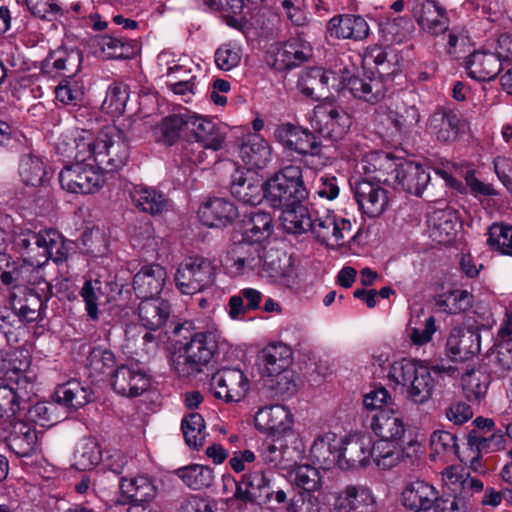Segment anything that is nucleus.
<instances>
[{"mask_svg":"<svg viewBox=\"0 0 512 512\" xmlns=\"http://www.w3.org/2000/svg\"><path fill=\"white\" fill-rule=\"evenodd\" d=\"M431 235L439 243L452 241L457 233V216L452 210L440 211L435 214Z\"/></svg>","mask_w":512,"mask_h":512,"instance_id":"obj_61","label":"nucleus"},{"mask_svg":"<svg viewBox=\"0 0 512 512\" xmlns=\"http://www.w3.org/2000/svg\"><path fill=\"white\" fill-rule=\"evenodd\" d=\"M370 419V428L379 437L375 441V451L383 470L395 467L402 458L412 459L417 456L420 444L416 439L404 440L406 425L401 412L395 409L380 410L367 416Z\"/></svg>","mask_w":512,"mask_h":512,"instance_id":"obj_1","label":"nucleus"},{"mask_svg":"<svg viewBox=\"0 0 512 512\" xmlns=\"http://www.w3.org/2000/svg\"><path fill=\"white\" fill-rule=\"evenodd\" d=\"M66 141V161L93 162L94 140L93 133L86 127H73Z\"/></svg>","mask_w":512,"mask_h":512,"instance_id":"obj_46","label":"nucleus"},{"mask_svg":"<svg viewBox=\"0 0 512 512\" xmlns=\"http://www.w3.org/2000/svg\"><path fill=\"white\" fill-rule=\"evenodd\" d=\"M308 197L300 166H284L266 179V201L274 209L305 202Z\"/></svg>","mask_w":512,"mask_h":512,"instance_id":"obj_5","label":"nucleus"},{"mask_svg":"<svg viewBox=\"0 0 512 512\" xmlns=\"http://www.w3.org/2000/svg\"><path fill=\"white\" fill-rule=\"evenodd\" d=\"M167 272L160 264L144 265L133 277V290L137 298H157L164 287Z\"/></svg>","mask_w":512,"mask_h":512,"instance_id":"obj_32","label":"nucleus"},{"mask_svg":"<svg viewBox=\"0 0 512 512\" xmlns=\"http://www.w3.org/2000/svg\"><path fill=\"white\" fill-rule=\"evenodd\" d=\"M293 439L289 437H271V442H267L262 448V458L265 463L277 467L282 461L290 457L289 442Z\"/></svg>","mask_w":512,"mask_h":512,"instance_id":"obj_64","label":"nucleus"},{"mask_svg":"<svg viewBox=\"0 0 512 512\" xmlns=\"http://www.w3.org/2000/svg\"><path fill=\"white\" fill-rule=\"evenodd\" d=\"M366 64H373L372 70L377 79L385 82L389 89L393 82V75L398 71V57L391 47L375 46L371 48L364 57Z\"/></svg>","mask_w":512,"mask_h":512,"instance_id":"obj_42","label":"nucleus"},{"mask_svg":"<svg viewBox=\"0 0 512 512\" xmlns=\"http://www.w3.org/2000/svg\"><path fill=\"white\" fill-rule=\"evenodd\" d=\"M191 117L182 114H172L164 117L157 127V140L167 146L174 145L180 138L184 128H190Z\"/></svg>","mask_w":512,"mask_h":512,"instance_id":"obj_52","label":"nucleus"},{"mask_svg":"<svg viewBox=\"0 0 512 512\" xmlns=\"http://www.w3.org/2000/svg\"><path fill=\"white\" fill-rule=\"evenodd\" d=\"M37 272L33 273L29 284H34L37 278ZM28 283H17L11 288L10 304L13 311L19 318L26 322L38 320L43 310V300L41 296L27 285Z\"/></svg>","mask_w":512,"mask_h":512,"instance_id":"obj_23","label":"nucleus"},{"mask_svg":"<svg viewBox=\"0 0 512 512\" xmlns=\"http://www.w3.org/2000/svg\"><path fill=\"white\" fill-rule=\"evenodd\" d=\"M10 267V257L0 253V279L3 284L12 286L17 283H30L35 272L33 265L23 264L19 267Z\"/></svg>","mask_w":512,"mask_h":512,"instance_id":"obj_59","label":"nucleus"},{"mask_svg":"<svg viewBox=\"0 0 512 512\" xmlns=\"http://www.w3.org/2000/svg\"><path fill=\"white\" fill-rule=\"evenodd\" d=\"M94 153L93 163L97 168L103 173H112L127 163L129 146L121 140L119 133H101L96 140Z\"/></svg>","mask_w":512,"mask_h":512,"instance_id":"obj_12","label":"nucleus"},{"mask_svg":"<svg viewBox=\"0 0 512 512\" xmlns=\"http://www.w3.org/2000/svg\"><path fill=\"white\" fill-rule=\"evenodd\" d=\"M216 279V266L205 257H189L179 264L175 273L177 289L185 295H193L210 288Z\"/></svg>","mask_w":512,"mask_h":512,"instance_id":"obj_7","label":"nucleus"},{"mask_svg":"<svg viewBox=\"0 0 512 512\" xmlns=\"http://www.w3.org/2000/svg\"><path fill=\"white\" fill-rule=\"evenodd\" d=\"M66 113L75 122L83 125L92 120L86 97V87L83 80L75 74L66 75Z\"/></svg>","mask_w":512,"mask_h":512,"instance_id":"obj_34","label":"nucleus"},{"mask_svg":"<svg viewBox=\"0 0 512 512\" xmlns=\"http://www.w3.org/2000/svg\"><path fill=\"white\" fill-rule=\"evenodd\" d=\"M341 462L340 469L348 470L359 467H366L370 459L378 468L383 469L375 451V441L369 435H350L340 441Z\"/></svg>","mask_w":512,"mask_h":512,"instance_id":"obj_13","label":"nucleus"},{"mask_svg":"<svg viewBox=\"0 0 512 512\" xmlns=\"http://www.w3.org/2000/svg\"><path fill=\"white\" fill-rule=\"evenodd\" d=\"M331 80L336 81L333 71L319 66L308 67L299 74L296 87L303 96L319 100L329 91Z\"/></svg>","mask_w":512,"mask_h":512,"instance_id":"obj_33","label":"nucleus"},{"mask_svg":"<svg viewBox=\"0 0 512 512\" xmlns=\"http://www.w3.org/2000/svg\"><path fill=\"white\" fill-rule=\"evenodd\" d=\"M294 485L300 489L298 493L316 492L321 489L320 472L309 464L297 465L291 472Z\"/></svg>","mask_w":512,"mask_h":512,"instance_id":"obj_60","label":"nucleus"},{"mask_svg":"<svg viewBox=\"0 0 512 512\" xmlns=\"http://www.w3.org/2000/svg\"><path fill=\"white\" fill-rule=\"evenodd\" d=\"M140 324L147 330L156 331L167 324L172 309L171 304L162 298L142 299L137 308Z\"/></svg>","mask_w":512,"mask_h":512,"instance_id":"obj_44","label":"nucleus"},{"mask_svg":"<svg viewBox=\"0 0 512 512\" xmlns=\"http://www.w3.org/2000/svg\"><path fill=\"white\" fill-rule=\"evenodd\" d=\"M168 338L175 342L178 356L174 368L180 376H190L202 371L217 352L216 334L197 329L193 322L177 323L171 332L165 331Z\"/></svg>","mask_w":512,"mask_h":512,"instance_id":"obj_2","label":"nucleus"},{"mask_svg":"<svg viewBox=\"0 0 512 512\" xmlns=\"http://www.w3.org/2000/svg\"><path fill=\"white\" fill-rule=\"evenodd\" d=\"M402 504L414 512H427L439 498L438 490L424 480H415L406 484L402 491Z\"/></svg>","mask_w":512,"mask_h":512,"instance_id":"obj_35","label":"nucleus"},{"mask_svg":"<svg viewBox=\"0 0 512 512\" xmlns=\"http://www.w3.org/2000/svg\"><path fill=\"white\" fill-rule=\"evenodd\" d=\"M472 424L476 429L468 433V445L478 452H497L505 449L506 438L504 431L497 428L491 418L476 417Z\"/></svg>","mask_w":512,"mask_h":512,"instance_id":"obj_22","label":"nucleus"},{"mask_svg":"<svg viewBox=\"0 0 512 512\" xmlns=\"http://www.w3.org/2000/svg\"><path fill=\"white\" fill-rule=\"evenodd\" d=\"M14 243L21 251L42 249L44 257L52 259L55 263L63 262L64 239L53 229L43 233L23 231L15 237Z\"/></svg>","mask_w":512,"mask_h":512,"instance_id":"obj_16","label":"nucleus"},{"mask_svg":"<svg viewBox=\"0 0 512 512\" xmlns=\"http://www.w3.org/2000/svg\"><path fill=\"white\" fill-rule=\"evenodd\" d=\"M181 430L186 444L194 449L203 446L206 436V425L201 414L191 412L181 421Z\"/></svg>","mask_w":512,"mask_h":512,"instance_id":"obj_58","label":"nucleus"},{"mask_svg":"<svg viewBox=\"0 0 512 512\" xmlns=\"http://www.w3.org/2000/svg\"><path fill=\"white\" fill-rule=\"evenodd\" d=\"M481 350V334L477 329L455 327L446 342V355L453 362H464Z\"/></svg>","mask_w":512,"mask_h":512,"instance_id":"obj_28","label":"nucleus"},{"mask_svg":"<svg viewBox=\"0 0 512 512\" xmlns=\"http://www.w3.org/2000/svg\"><path fill=\"white\" fill-rule=\"evenodd\" d=\"M390 381L401 386V392L410 401L422 404L430 399L434 380L427 366L407 358L395 361L388 372Z\"/></svg>","mask_w":512,"mask_h":512,"instance_id":"obj_6","label":"nucleus"},{"mask_svg":"<svg viewBox=\"0 0 512 512\" xmlns=\"http://www.w3.org/2000/svg\"><path fill=\"white\" fill-rule=\"evenodd\" d=\"M261 245L242 241L234 243L227 252L226 264L233 276L255 273L258 275L261 253Z\"/></svg>","mask_w":512,"mask_h":512,"instance_id":"obj_24","label":"nucleus"},{"mask_svg":"<svg viewBox=\"0 0 512 512\" xmlns=\"http://www.w3.org/2000/svg\"><path fill=\"white\" fill-rule=\"evenodd\" d=\"M240 157L249 166L248 169H263L271 160L272 149L269 143L259 134H248L243 137L239 147Z\"/></svg>","mask_w":512,"mask_h":512,"instance_id":"obj_43","label":"nucleus"},{"mask_svg":"<svg viewBox=\"0 0 512 512\" xmlns=\"http://www.w3.org/2000/svg\"><path fill=\"white\" fill-rule=\"evenodd\" d=\"M197 214L202 225L219 229L232 225L239 217L235 203L222 197H213L203 202Z\"/></svg>","mask_w":512,"mask_h":512,"instance_id":"obj_26","label":"nucleus"},{"mask_svg":"<svg viewBox=\"0 0 512 512\" xmlns=\"http://www.w3.org/2000/svg\"><path fill=\"white\" fill-rule=\"evenodd\" d=\"M243 484L251 491L253 504L263 505L273 499L274 490L271 481L263 471H253L243 474Z\"/></svg>","mask_w":512,"mask_h":512,"instance_id":"obj_56","label":"nucleus"},{"mask_svg":"<svg viewBox=\"0 0 512 512\" xmlns=\"http://www.w3.org/2000/svg\"><path fill=\"white\" fill-rule=\"evenodd\" d=\"M66 191L91 194L101 187L103 172L93 162L66 161Z\"/></svg>","mask_w":512,"mask_h":512,"instance_id":"obj_18","label":"nucleus"},{"mask_svg":"<svg viewBox=\"0 0 512 512\" xmlns=\"http://www.w3.org/2000/svg\"><path fill=\"white\" fill-rule=\"evenodd\" d=\"M175 474L186 486L194 490L208 488L212 485L214 480L213 469L200 464H190L185 467H180L175 471Z\"/></svg>","mask_w":512,"mask_h":512,"instance_id":"obj_55","label":"nucleus"},{"mask_svg":"<svg viewBox=\"0 0 512 512\" xmlns=\"http://www.w3.org/2000/svg\"><path fill=\"white\" fill-rule=\"evenodd\" d=\"M273 135L285 152L303 156L309 169L322 170L330 163V158L322 153V142L307 128L285 122L276 126Z\"/></svg>","mask_w":512,"mask_h":512,"instance_id":"obj_3","label":"nucleus"},{"mask_svg":"<svg viewBox=\"0 0 512 512\" xmlns=\"http://www.w3.org/2000/svg\"><path fill=\"white\" fill-rule=\"evenodd\" d=\"M131 198L135 207L151 215L162 213L168 205L166 195L151 187L136 186L131 192Z\"/></svg>","mask_w":512,"mask_h":512,"instance_id":"obj_49","label":"nucleus"},{"mask_svg":"<svg viewBox=\"0 0 512 512\" xmlns=\"http://www.w3.org/2000/svg\"><path fill=\"white\" fill-rule=\"evenodd\" d=\"M388 118L399 134L407 136L418 125L421 115L415 104L403 101L395 110L389 111Z\"/></svg>","mask_w":512,"mask_h":512,"instance_id":"obj_51","label":"nucleus"},{"mask_svg":"<svg viewBox=\"0 0 512 512\" xmlns=\"http://www.w3.org/2000/svg\"><path fill=\"white\" fill-rule=\"evenodd\" d=\"M310 456L313 463L318 464L323 470H330L336 466L340 468V441L333 433L319 436L310 448Z\"/></svg>","mask_w":512,"mask_h":512,"instance_id":"obj_45","label":"nucleus"},{"mask_svg":"<svg viewBox=\"0 0 512 512\" xmlns=\"http://www.w3.org/2000/svg\"><path fill=\"white\" fill-rule=\"evenodd\" d=\"M78 349L79 354H86V368L89 371V376L95 378L97 381L104 380L114 373L118 366L114 353L102 346H95L91 348L85 342H79L76 340L71 341V350Z\"/></svg>","mask_w":512,"mask_h":512,"instance_id":"obj_27","label":"nucleus"},{"mask_svg":"<svg viewBox=\"0 0 512 512\" xmlns=\"http://www.w3.org/2000/svg\"><path fill=\"white\" fill-rule=\"evenodd\" d=\"M351 125V116L341 106L325 103L315 108L312 127L321 138L331 143L343 140Z\"/></svg>","mask_w":512,"mask_h":512,"instance_id":"obj_8","label":"nucleus"},{"mask_svg":"<svg viewBox=\"0 0 512 512\" xmlns=\"http://www.w3.org/2000/svg\"><path fill=\"white\" fill-rule=\"evenodd\" d=\"M19 176L26 185L37 187L43 184L48 172L41 157L25 154L20 159Z\"/></svg>","mask_w":512,"mask_h":512,"instance_id":"obj_54","label":"nucleus"},{"mask_svg":"<svg viewBox=\"0 0 512 512\" xmlns=\"http://www.w3.org/2000/svg\"><path fill=\"white\" fill-rule=\"evenodd\" d=\"M210 391L226 403L240 402L250 389V381L238 367H222L212 374Z\"/></svg>","mask_w":512,"mask_h":512,"instance_id":"obj_11","label":"nucleus"},{"mask_svg":"<svg viewBox=\"0 0 512 512\" xmlns=\"http://www.w3.org/2000/svg\"><path fill=\"white\" fill-rule=\"evenodd\" d=\"M313 55L311 44L301 37H292L281 43L273 55L271 67L278 72L291 71L307 62Z\"/></svg>","mask_w":512,"mask_h":512,"instance_id":"obj_21","label":"nucleus"},{"mask_svg":"<svg viewBox=\"0 0 512 512\" xmlns=\"http://www.w3.org/2000/svg\"><path fill=\"white\" fill-rule=\"evenodd\" d=\"M327 31L337 39L363 40L369 34V26L361 15L343 14L329 20Z\"/></svg>","mask_w":512,"mask_h":512,"instance_id":"obj_40","label":"nucleus"},{"mask_svg":"<svg viewBox=\"0 0 512 512\" xmlns=\"http://www.w3.org/2000/svg\"><path fill=\"white\" fill-rule=\"evenodd\" d=\"M396 184L405 192L421 197L430 183L431 177L425 166L410 160L402 161L396 174Z\"/></svg>","mask_w":512,"mask_h":512,"instance_id":"obj_41","label":"nucleus"},{"mask_svg":"<svg viewBox=\"0 0 512 512\" xmlns=\"http://www.w3.org/2000/svg\"><path fill=\"white\" fill-rule=\"evenodd\" d=\"M101 460L102 451L99 444L93 439H83L75 447L72 467L86 471L100 464Z\"/></svg>","mask_w":512,"mask_h":512,"instance_id":"obj_53","label":"nucleus"},{"mask_svg":"<svg viewBox=\"0 0 512 512\" xmlns=\"http://www.w3.org/2000/svg\"><path fill=\"white\" fill-rule=\"evenodd\" d=\"M354 198L368 218L379 217L387 205V191L371 179L361 178L351 185Z\"/></svg>","mask_w":512,"mask_h":512,"instance_id":"obj_25","label":"nucleus"},{"mask_svg":"<svg viewBox=\"0 0 512 512\" xmlns=\"http://www.w3.org/2000/svg\"><path fill=\"white\" fill-rule=\"evenodd\" d=\"M229 190L244 205L256 206L266 200V180L251 169L237 168L231 175Z\"/></svg>","mask_w":512,"mask_h":512,"instance_id":"obj_15","label":"nucleus"},{"mask_svg":"<svg viewBox=\"0 0 512 512\" xmlns=\"http://www.w3.org/2000/svg\"><path fill=\"white\" fill-rule=\"evenodd\" d=\"M487 244L502 255L512 256V225L493 223L488 229Z\"/></svg>","mask_w":512,"mask_h":512,"instance_id":"obj_62","label":"nucleus"},{"mask_svg":"<svg viewBox=\"0 0 512 512\" xmlns=\"http://www.w3.org/2000/svg\"><path fill=\"white\" fill-rule=\"evenodd\" d=\"M406 159L397 158L388 153L375 154L371 156V161L368 162L369 166H365V172L374 173L375 175L371 180H376L377 183L390 185L396 184V174L400 171L402 161Z\"/></svg>","mask_w":512,"mask_h":512,"instance_id":"obj_48","label":"nucleus"},{"mask_svg":"<svg viewBox=\"0 0 512 512\" xmlns=\"http://www.w3.org/2000/svg\"><path fill=\"white\" fill-rule=\"evenodd\" d=\"M339 86V90L347 91L355 99L372 105L382 101L389 91L385 82L375 77L372 69H365L362 73H352L345 69L340 77Z\"/></svg>","mask_w":512,"mask_h":512,"instance_id":"obj_9","label":"nucleus"},{"mask_svg":"<svg viewBox=\"0 0 512 512\" xmlns=\"http://www.w3.org/2000/svg\"><path fill=\"white\" fill-rule=\"evenodd\" d=\"M256 428L268 434L269 437H289L297 440L292 429V416L290 411L281 404L265 406L255 415Z\"/></svg>","mask_w":512,"mask_h":512,"instance_id":"obj_17","label":"nucleus"},{"mask_svg":"<svg viewBox=\"0 0 512 512\" xmlns=\"http://www.w3.org/2000/svg\"><path fill=\"white\" fill-rule=\"evenodd\" d=\"M413 17L428 33L438 35L444 33L449 27V17L446 8L436 0H407Z\"/></svg>","mask_w":512,"mask_h":512,"instance_id":"obj_20","label":"nucleus"},{"mask_svg":"<svg viewBox=\"0 0 512 512\" xmlns=\"http://www.w3.org/2000/svg\"><path fill=\"white\" fill-rule=\"evenodd\" d=\"M292 363V351L283 344H269L257 355V366L262 378H271L289 369Z\"/></svg>","mask_w":512,"mask_h":512,"instance_id":"obj_31","label":"nucleus"},{"mask_svg":"<svg viewBox=\"0 0 512 512\" xmlns=\"http://www.w3.org/2000/svg\"><path fill=\"white\" fill-rule=\"evenodd\" d=\"M121 503L128 505L148 506L153 505L157 495V487L152 478L147 475L134 477L121 476L118 482Z\"/></svg>","mask_w":512,"mask_h":512,"instance_id":"obj_29","label":"nucleus"},{"mask_svg":"<svg viewBox=\"0 0 512 512\" xmlns=\"http://www.w3.org/2000/svg\"><path fill=\"white\" fill-rule=\"evenodd\" d=\"M195 141L204 149L218 151L222 149L226 139V127L213 119L192 116L190 126Z\"/></svg>","mask_w":512,"mask_h":512,"instance_id":"obj_37","label":"nucleus"},{"mask_svg":"<svg viewBox=\"0 0 512 512\" xmlns=\"http://www.w3.org/2000/svg\"><path fill=\"white\" fill-rule=\"evenodd\" d=\"M38 434L35 427L27 422L13 424L8 438V447L19 457H29L36 450Z\"/></svg>","mask_w":512,"mask_h":512,"instance_id":"obj_47","label":"nucleus"},{"mask_svg":"<svg viewBox=\"0 0 512 512\" xmlns=\"http://www.w3.org/2000/svg\"><path fill=\"white\" fill-rule=\"evenodd\" d=\"M258 275L286 287H291L297 282V272L292 256L279 248L262 247Z\"/></svg>","mask_w":512,"mask_h":512,"instance_id":"obj_10","label":"nucleus"},{"mask_svg":"<svg viewBox=\"0 0 512 512\" xmlns=\"http://www.w3.org/2000/svg\"><path fill=\"white\" fill-rule=\"evenodd\" d=\"M468 76L477 81H492L503 69L497 54L486 50H476L465 61Z\"/></svg>","mask_w":512,"mask_h":512,"instance_id":"obj_38","label":"nucleus"},{"mask_svg":"<svg viewBox=\"0 0 512 512\" xmlns=\"http://www.w3.org/2000/svg\"><path fill=\"white\" fill-rule=\"evenodd\" d=\"M334 512H377L378 504L371 489L348 485L335 497Z\"/></svg>","mask_w":512,"mask_h":512,"instance_id":"obj_30","label":"nucleus"},{"mask_svg":"<svg viewBox=\"0 0 512 512\" xmlns=\"http://www.w3.org/2000/svg\"><path fill=\"white\" fill-rule=\"evenodd\" d=\"M128 100L129 86L115 81L108 86L101 108L111 117H119L125 113Z\"/></svg>","mask_w":512,"mask_h":512,"instance_id":"obj_57","label":"nucleus"},{"mask_svg":"<svg viewBox=\"0 0 512 512\" xmlns=\"http://www.w3.org/2000/svg\"><path fill=\"white\" fill-rule=\"evenodd\" d=\"M115 393L127 398H136L151 386V377L138 362L120 364L110 380Z\"/></svg>","mask_w":512,"mask_h":512,"instance_id":"obj_14","label":"nucleus"},{"mask_svg":"<svg viewBox=\"0 0 512 512\" xmlns=\"http://www.w3.org/2000/svg\"><path fill=\"white\" fill-rule=\"evenodd\" d=\"M280 222L283 230L291 235H303L311 229L315 209L309 206L308 200L280 208Z\"/></svg>","mask_w":512,"mask_h":512,"instance_id":"obj_36","label":"nucleus"},{"mask_svg":"<svg viewBox=\"0 0 512 512\" xmlns=\"http://www.w3.org/2000/svg\"><path fill=\"white\" fill-rule=\"evenodd\" d=\"M442 481L448 495L439 496L433 512H467L470 499L484 489L481 480L471 477L463 468L450 466L442 472Z\"/></svg>","mask_w":512,"mask_h":512,"instance_id":"obj_4","label":"nucleus"},{"mask_svg":"<svg viewBox=\"0 0 512 512\" xmlns=\"http://www.w3.org/2000/svg\"><path fill=\"white\" fill-rule=\"evenodd\" d=\"M465 120L454 110L438 107L429 117L427 129L440 143L456 142L465 132Z\"/></svg>","mask_w":512,"mask_h":512,"instance_id":"obj_19","label":"nucleus"},{"mask_svg":"<svg viewBox=\"0 0 512 512\" xmlns=\"http://www.w3.org/2000/svg\"><path fill=\"white\" fill-rule=\"evenodd\" d=\"M262 300L263 294L259 290L251 287L240 289L229 298V315L236 319L247 312L256 311L260 309Z\"/></svg>","mask_w":512,"mask_h":512,"instance_id":"obj_50","label":"nucleus"},{"mask_svg":"<svg viewBox=\"0 0 512 512\" xmlns=\"http://www.w3.org/2000/svg\"><path fill=\"white\" fill-rule=\"evenodd\" d=\"M274 231L271 213L255 210L244 214L241 220L242 239L256 245H261Z\"/></svg>","mask_w":512,"mask_h":512,"instance_id":"obj_39","label":"nucleus"},{"mask_svg":"<svg viewBox=\"0 0 512 512\" xmlns=\"http://www.w3.org/2000/svg\"><path fill=\"white\" fill-rule=\"evenodd\" d=\"M61 386L55 392V402H39L29 408V414L33 421L39 423L41 426H52L60 421V412L57 404H62V399L59 395Z\"/></svg>","mask_w":512,"mask_h":512,"instance_id":"obj_63","label":"nucleus"}]
</instances>
